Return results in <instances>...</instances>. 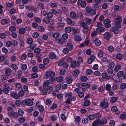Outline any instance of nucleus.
Segmentation results:
<instances>
[{
  "mask_svg": "<svg viewBox=\"0 0 126 126\" xmlns=\"http://www.w3.org/2000/svg\"><path fill=\"white\" fill-rule=\"evenodd\" d=\"M65 97H67V99L65 101V103H66L70 104V99L71 98L72 96V93H71L69 92L67 94L66 93H65Z\"/></svg>",
  "mask_w": 126,
  "mask_h": 126,
  "instance_id": "obj_1",
  "label": "nucleus"
},
{
  "mask_svg": "<svg viewBox=\"0 0 126 126\" xmlns=\"http://www.w3.org/2000/svg\"><path fill=\"white\" fill-rule=\"evenodd\" d=\"M9 116L10 117H14L15 118L18 117V115L16 112H15L13 110L9 112L8 113Z\"/></svg>",
  "mask_w": 126,
  "mask_h": 126,
  "instance_id": "obj_2",
  "label": "nucleus"
},
{
  "mask_svg": "<svg viewBox=\"0 0 126 126\" xmlns=\"http://www.w3.org/2000/svg\"><path fill=\"white\" fill-rule=\"evenodd\" d=\"M77 5L78 6H80L82 7H84L86 5V2L82 0H78Z\"/></svg>",
  "mask_w": 126,
  "mask_h": 126,
  "instance_id": "obj_3",
  "label": "nucleus"
},
{
  "mask_svg": "<svg viewBox=\"0 0 126 126\" xmlns=\"http://www.w3.org/2000/svg\"><path fill=\"white\" fill-rule=\"evenodd\" d=\"M110 19H107L105 20L103 23L105 25V27L106 28H108L111 27V25L110 23Z\"/></svg>",
  "mask_w": 126,
  "mask_h": 126,
  "instance_id": "obj_4",
  "label": "nucleus"
},
{
  "mask_svg": "<svg viewBox=\"0 0 126 126\" xmlns=\"http://www.w3.org/2000/svg\"><path fill=\"white\" fill-rule=\"evenodd\" d=\"M24 103L26 105L29 106H31L33 104V102L32 100L29 98L25 99Z\"/></svg>",
  "mask_w": 126,
  "mask_h": 126,
  "instance_id": "obj_5",
  "label": "nucleus"
},
{
  "mask_svg": "<svg viewBox=\"0 0 126 126\" xmlns=\"http://www.w3.org/2000/svg\"><path fill=\"white\" fill-rule=\"evenodd\" d=\"M46 74L47 78L49 77H51L55 76V73L54 72L51 71H47L46 72Z\"/></svg>",
  "mask_w": 126,
  "mask_h": 126,
  "instance_id": "obj_6",
  "label": "nucleus"
},
{
  "mask_svg": "<svg viewBox=\"0 0 126 126\" xmlns=\"http://www.w3.org/2000/svg\"><path fill=\"white\" fill-rule=\"evenodd\" d=\"M104 38L106 40H109L112 36L111 34L109 32H106L103 35Z\"/></svg>",
  "mask_w": 126,
  "mask_h": 126,
  "instance_id": "obj_7",
  "label": "nucleus"
},
{
  "mask_svg": "<svg viewBox=\"0 0 126 126\" xmlns=\"http://www.w3.org/2000/svg\"><path fill=\"white\" fill-rule=\"evenodd\" d=\"M77 87H79L81 85L82 87H90L91 85L89 83H88L87 82L83 83L81 84L80 83H77Z\"/></svg>",
  "mask_w": 126,
  "mask_h": 126,
  "instance_id": "obj_8",
  "label": "nucleus"
},
{
  "mask_svg": "<svg viewBox=\"0 0 126 126\" xmlns=\"http://www.w3.org/2000/svg\"><path fill=\"white\" fill-rule=\"evenodd\" d=\"M108 104V103L106 102L105 101L101 102V106L103 108H105L107 107Z\"/></svg>",
  "mask_w": 126,
  "mask_h": 126,
  "instance_id": "obj_9",
  "label": "nucleus"
},
{
  "mask_svg": "<svg viewBox=\"0 0 126 126\" xmlns=\"http://www.w3.org/2000/svg\"><path fill=\"white\" fill-rule=\"evenodd\" d=\"M56 42L60 45H63L65 43V41L62 38H59L56 39Z\"/></svg>",
  "mask_w": 126,
  "mask_h": 126,
  "instance_id": "obj_10",
  "label": "nucleus"
},
{
  "mask_svg": "<svg viewBox=\"0 0 126 126\" xmlns=\"http://www.w3.org/2000/svg\"><path fill=\"white\" fill-rule=\"evenodd\" d=\"M100 120L98 119L96 120L92 124V126H97L100 124Z\"/></svg>",
  "mask_w": 126,
  "mask_h": 126,
  "instance_id": "obj_11",
  "label": "nucleus"
},
{
  "mask_svg": "<svg viewBox=\"0 0 126 126\" xmlns=\"http://www.w3.org/2000/svg\"><path fill=\"white\" fill-rule=\"evenodd\" d=\"M67 83L69 84L71 83L72 81V79L71 76H67L66 78Z\"/></svg>",
  "mask_w": 126,
  "mask_h": 126,
  "instance_id": "obj_12",
  "label": "nucleus"
},
{
  "mask_svg": "<svg viewBox=\"0 0 126 126\" xmlns=\"http://www.w3.org/2000/svg\"><path fill=\"white\" fill-rule=\"evenodd\" d=\"M66 47L70 51H71L73 48L72 44L71 43H67L66 46Z\"/></svg>",
  "mask_w": 126,
  "mask_h": 126,
  "instance_id": "obj_13",
  "label": "nucleus"
},
{
  "mask_svg": "<svg viewBox=\"0 0 126 126\" xmlns=\"http://www.w3.org/2000/svg\"><path fill=\"white\" fill-rule=\"evenodd\" d=\"M96 31L98 33H100L101 32H104L105 29L103 27H99L96 29Z\"/></svg>",
  "mask_w": 126,
  "mask_h": 126,
  "instance_id": "obj_14",
  "label": "nucleus"
},
{
  "mask_svg": "<svg viewBox=\"0 0 126 126\" xmlns=\"http://www.w3.org/2000/svg\"><path fill=\"white\" fill-rule=\"evenodd\" d=\"M12 72V70L10 68H8L6 69L5 74V75L6 76H9L10 75L11 73Z\"/></svg>",
  "mask_w": 126,
  "mask_h": 126,
  "instance_id": "obj_15",
  "label": "nucleus"
},
{
  "mask_svg": "<svg viewBox=\"0 0 126 126\" xmlns=\"http://www.w3.org/2000/svg\"><path fill=\"white\" fill-rule=\"evenodd\" d=\"M122 20L121 19V17L119 16H117V18H116L114 21L115 23H120L122 22Z\"/></svg>",
  "mask_w": 126,
  "mask_h": 126,
  "instance_id": "obj_16",
  "label": "nucleus"
},
{
  "mask_svg": "<svg viewBox=\"0 0 126 126\" xmlns=\"http://www.w3.org/2000/svg\"><path fill=\"white\" fill-rule=\"evenodd\" d=\"M11 96L15 99H19V96L16 93H12L11 94Z\"/></svg>",
  "mask_w": 126,
  "mask_h": 126,
  "instance_id": "obj_17",
  "label": "nucleus"
},
{
  "mask_svg": "<svg viewBox=\"0 0 126 126\" xmlns=\"http://www.w3.org/2000/svg\"><path fill=\"white\" fill-rule=\"evenodd\" d=\"M0 22L1 24L3 25L5 24H8L10 23L9 21L7 20L6 19H2L1 21Z\"/></svg>",
  "mask_w": 126,
  "mask_h": 126,
  "instance_id": "obj_18",
  "label": "nucleus"
},
{
  "mask_svg": "<svg viewBox=\"0 0 126 126\" xmlns=\"http://www.w3.org/2000/svg\"><path fill=\"white\" fill-rule=\"evenodd\" d=\"M56 56L55 53L53 52H51L49 55V58L51 59H53L56 57Z\"/></svg>",
  "mask_w": 126,
  "mask_h": 126,
  "instance_id": "obj_19",
  "label": "nucleus"
},
{
  "mask_svg": "<svg viewBox=\"0 0 126 126\" xmlns=\"http://www.w3.org/2000/svg\"><path fill=\"white\" fill-rule=\"evenodd\" d=\"M70 16L71 18L74 19L75 18L76 14L75 12L72 11L70 12Z\"/></svg>",
  "mask_w": 126,
  "mask_h": 126,
  "instance_id": "obj_20",
  "label": "nucleus"
},
{
  "mask_svg": "<svg viewBox=\"0 0 126 126\" xmlns=\"http://www.w3.org/2000/svg\"><path fill=\"white\" fill-rule=\"evenodd\" d=\"M87 24L84 21H82L80 23V26L81 27H82L83 28L88 27Z\"/></svg>",
  "mask_w": 126,
  "mask_h": 126,
  "instance_id": "obj_21",
  "label": "nucleus"
},
{
  "mask_svg": "<svg viewBox=\"0 0 126 126\" xmlns=\"http://www.w3.org/2000/svg\"><path fill=\"white\" fill-rule=\"evenodd\" d=\"M74 38L75 41H79L81 40V37L78 35H75L74 36Z\"/></svg>",
  "mask_w": 126,
  "mask_h": 126,
  "instance_id": "obj_22",
  "label": "nucleus"
},
{
  "mask_svg": "<svg viewBox=\"0 0 126 126\" xmlns=\"http://www.w3.org/2000/svg\"><path fill=\"white\" fill-rule=\"evenodd\" d=\"M77 66L76 62L74 60L71 63V66L72 68H74L75 67Z\"/></svg>",
  "mask_w": 126,
  "mask_h": 126,
  "instance_id": "obj_23",
  "label": "nucleus"
},
{
  "mask_svg": "<svg viewBox=\"0 0 126 126\" xmlns=\"http://www.w3.org/2000/svg\"><path fill=\"white\" fill-rule=\"evenodd\" d=\"M80 80L83 82H85L87 81L88 78L87 77L85 76H81L80 78Z\"/></svg>",
  "mask_w": 126,
  "mask_h": 126,
  "instance_id": "obj_24",
  "label": "nucleus"
},
{
  "mask_svg": "<svg viewBox=\"0 0 126 126\" xmlns=\"http://www.w3.org/2000/svg\"><path fill=\"white\" fill-rule=\"evenodd\" d=\"M26 31V30L25 28H20L19 30V33L21 34H24Z\"/></svg>",
  "mask_w": 126,
  "mask_h": 126,
  "instance_id": "obj_25",
  "label": "nucleus"
},
{
  "mask_svg": "<svg viewBox=\"0 0 126 126\" xmlns=\"http://www.w3.org/2000/svg\"><path fill=\"white\" fill-rule=\"evenodd\" d=\"M79 73V70H76V71H74L72 74L73 75L75 78H76L77 77L78 74Z\"/></svg>",
  "mask_w": 126,
  "mask_h": 126,
  "instance_id": "obj_26",
  "label": "nucleus"
},
{
  "mask_svg": "<svg viewBox=\"0 0 126 126\" xmlns=\"http://www.w3.org/2000/svg\"><path fill=\"white\" fill-rule=\"evenodd\" d=\"M114 24V27L116 28H120L121 27V24L120 23H115Z\"/></svg>",
  "mask_w": 126,
  "mask_h": 126,
  "instance_id": "obj_27",
  "label": "nucleus"
},
{
  "mask_svg": "<svg viewBox=\"0 0 126 126\" xmlns=\"http://www.w3.org/2000/svg\"><path fill=\"white\" fill-rule=\"evenodd\" d=\"M44 88L43 89H41V88H39L42 94L43 95L46 94L47 93V91Z\"/></svg>",
  "mask_w": 126,
  "mask_h": 126,
  "instance_id": "obj_28",
  "label": "nucleus"
},
{
  "mask_svg": "<svg viewBox=\"0 0 126 126\" xmlns=\"http://www.w3.org/2000/svg\"><path fill=\"white\" fill-rule=\"evenodd\" d=\"M72 28H71L70 27H66L65 29V32L66 33H69L71 31Z\"/></svg>",
  "mask_w": 126,
  "mask_h": 126,
  "instance_id": "obj_29",
  "label": "nucleus"
},
{
  "mask_svg": "<svg viewBox=\"0 0 126 126\" xmlns=\"http://www.w3.org/2000/svg\"><path fill=\"white\" fill-rule=\"evenodd\" d=\"M121 67V66L119 65H117L114 69V71L115 72H118Z\"/></svg>",
  "mask_w": 126,
  "mask_h": 126,
  "instance_id": "obj_30",
  "label": "nucleus"
},
{
  "mask_svg": "<svg viewBox=\"0 0 126 126\" xmlns=\"http://www.w3.org/2000/svg\"><path fill=\"white\" fill-rule=\"evenodd\" d=\"M21 68L22 70H26L27 68V65L26 64H23L22 63H21Z\"/></svg>",
  "mask_w": 126,
  "mask_h": 126,
  "instance_id": "obj_31",
  "label": "nucleus"
},
{
  "mask_svg": "<svg viewBox=\"0 0 126 126\" xmlns=\"http://www.w3.org/2000/svg\"><path fill=\"white\" fill-rule=\"evenodd\" d=\"M17 88L20 90H22L23 91H27V92H28V87H18Z\"/></svg>",
  "mask_w": 126,
  "mask_h": 126,
  "instance_id": "obj_32",
  "label": "nucleus"
},
{
  "mask_svg": "<svg viewBox=\"0 0 126 126\" xmlns=\"http://www.w3.org/2000/svg\"><path fill=\"white\" fill-rule=\"evenodd\" d=\"M59 34L58 32H55L52 34V36L54 38L57 39L59 36Z\"/></svg>",
  "mask_w": 126,
  "mask_h": 126,
  "instance_id": "obj_33",
  "label": "nucleus"
},
{
  "mask_svg": "<svg viewBox=\"0 0 126 126\" xmlns=\"http://www.w3.org/2000/svg\"><path fill=\"white\" fill-rule=\"evenodd\" d=\"M40 8L43 9H44V4L42 2H39L37 5Z\"/></svg>",
  "mask_w": 126,
  "mask_h": 126,
  "instance_id": "obj_34",
  "label": "nucleus"
},
{
  "mask_svg": "<svg viewBox=\"0 0 126 126\" xmlns=\"http://www.w3.org/2000/svg\"><path fill=\"white\" fill-rule=\"evenodd\" d=\"M95 117V115L94 114H90L88 116V118L90 120L94 119Z\"/></svg>",
  "mask_w": 126,
  "mask_h": 126,
  "instance_id": "obj_35",
  "label": "nucleus"
},
{
  "mask_svg": "<svg viewBox=\"0 0 126 126\" xmlns=\"http://www.w3.org/2000/svg\"><path fill=\"white\" fill-rule=\"evenodd\" d=\"M124 72L123 71H120L117 74V76L119 78L122 77L124 74Z\"/></svg>",
  "mask_w": 126,
  "mask_h": 126,
  "instance_id": "obj_36",
  "label": "nucleus"
},
{
  "mask_svg": "<svg viewBox=\"0 0 126 126\" xmlns=\"http://www.w3.org/2000/svg\"><path fill=\"white\" fill-rule=\"evenodd\" d=\"M27 41L28 44H31L33 42L32 39L31 38H28L27 39Z\"/></svg>",
  "mask_w": 126,
  "mask_h": 126,
  "instance_id": "obj_37",
  "label": "nucleus"
},
{
  "mask_svg": "<svg viewBox=\"0 0 126 126\" xmlns=\"http://www.w3.org/2000/svg\"><path fill=\"white\" fill-rule=\"evenodd\" d=\"M86 24L87 25H89L92 22L91 19L88 18H86L85 19Z\"/></svg>",
  "mask_w": 126,
  "mask_h": 126,
  "instance_id": "obj_38",
  "label": "nucleus"
},
{
  "mask_svg": "<svg viewBox=\"0 0 126 126\" xmlns=\"http://www.w3.org/2000/svg\"><path fill=\"white\" fill-rule=\"evenodd\" d=\"M95 44L98 46H100L101 44V42L99 40L96 39L94 41Z\"/></svg>",
  "mask_w": 126,
  "mask_h": 126,
  "instance_id": "obj_39",
  "label": "nucleus"
},
{
  "mask_svg": "<svg viewBox=\"0 0 126 126\" xmlns=\"http://www.w3.org/2000/svg\"><path fill=\"white\" fill-rule=\"evenodd\" d=\"M102 78H106L107 79L109 78V77H108V75L107 74L105 73H103L101 75Z\"/></svg>",
  "mask_w": 126,
  "mask_h": 126,
  "instance_id": "obj_40",
  "label": "nucleus"
},
{
  "mask_svg": "<svg viewBox=\"0 0 126 126\" xmlns=\"http://www.w3.org/2000/svg\"><path fill=\"white\" fill-rule=\"evenodd\" d=\"M57 118V117L55 115H53L50 117V120L52 121H54L56 120Z\"/></svg>",
  "mask_w": 126,
  "mask_h": 126,
  "instance_id": "obj_41",
  "label": "nucleus"
},
{
  "mask_svg": "<svg viewBox=\"0 0 126 126\" xmlns=\"http://www.w3.org/2000/svg\"><path fill=\"white\" fill-rule=\"evenodd\" d=\"M83 62V60L82 58L81 57H79L78 58L77 61V66H79V63Z\"/></svg>",
  "mask_w": 126,
  "mask_h": 126,
  "instance_id": "obj_42",
  "label": "nucleus"
},
{
  "mask_svg": "<svg viewBox=\"0 0 126 126\" xmlns=\"http://www.w3.org/2000/svg\"><path fill=\"white\" fill-rule=\"evenodd\" d=\"M108 50L110 52H112L114 50V48L112 46H110L108 47Z\"/></svg>",
  "mask_w": 126,
  "mask_h": 126,
  "instance_id": "obj_43",
  "label": "nucleus"
},
{
  "mask_svg": "<svg viewBox=\"0 0 126 126\" xmlns=\"http://www.w3.org/2000/svg\"><path fill=\"white\" fill-rule=\"evenodd\" d=\"M48 18H44L43 19V21L44 22L46 23H48L50 22V20H49Z\"/></svg>",
  "mask_w": 126,
  "mask_h": 126,
  "instance_id": "obj_44",
  "label": "nucleus"
},
{
  "mask_svg": "<svg viewBox=\"0 0 126 126\" xmlns=\"http://www.w3.org/2000/svg\"><path fill=\"white\" fill-rule=\"evenodd\" d=\"M45 30V29L43 26H39L38 28V30L40 32H43Z\"/></svg>",
  "mask_w": 126,
  "mask_h": 126,
  "instance_id": "obj_45",
  "label": "nucleus"
},
{
  "mask_svg": "<svg viewBox=\"0 0 126 126\" xmlns=\"http://www.w3.org/2000/svg\"><path fill=\"white\" fill-rule=\"evenodd\" d=\"M27 57V55L26 53H24L21 56V59L24 61L26 59Z\"/></svg>",
  "mask_w": 126,
  "mask_h": 126,
  "instance_id": "obj_46",
  "label": "nucleus"
},
{
  "mask_svg": "<svg viewBox=\"0 0 126 126\" xmlns=\"http://www.w3.org/2000/svg\"><path fill=\"white\" fill-rule=\"evenodd\" d=\"M89 14L92 16L95 15L96 14V12L95 10L92 9L90 12H89Z\"/></svg>",
  "mask_w": 126,
  "mask_h": 126,
  "instance_id": "obj_47",
  "label": "nucleus"
},
{
  "mask_svg": "<svg viewBox=\"0 0 126 126\" xmlns=\"http://www.w3.org/2000/svg\"><path fill=\"white\" fill-rule=\"evenodd\" d=\"M11 68L14 70H16L18 69V67L17 65H16L13 64L11 65Z\"/></svg>",
  "mask_w": 126,
  "mask_h": 126,
  "instance_id": "obj_48",
  "label": "nucleus"
},
{
  "mask_svg": "<svg viewBox=\"0 0 126 126\" xmlns=\"http://www.w3.org/2000/svg\"><path fill=\"white\" fill-rule=\"evenodd\" d=\"M107 122V120L105 119H103L101 120H100V124H106Z\"/></svg>",
  "mask_w": 126,
  "mask_h": 126,
  "instance_id": "obj_49",
  "label": "nucleus"
},
{
  "mask_svg": "<svg viewBox=\"0 0 126 126\" xmlns=\"http://www.w3.org/2000/svg\"><path fill=\"white\" fill-rule=\"evenodd\" d=\"M90 102L89 100H86L84 102V105L85 106H88L90 105Z\"/></svg>",
  "mask_w": 126,
  "mask_h": 126,
  "instance_id": "obj_50",
  "label": "nucleus"
},
{
  "mask_svg": "<svg viewBox=\"0 0 126 126\" xmlns=\"http://www.w3.org/2000/svg\"><path fill=\"white\" fill-rule=\"evenodd\" d=\"M63 78L62 76L56 78V80L59 82H60L63 81Z\"/></svg>",
  "mask_w": 126,
  "mask_h": 126,
  "instance_id": "obj_51",
  "label": "nucleus"
},
{
  "mask_svg": "<svg viewBox=\"0 0 126 126\" xmlns=\"http://www.w3.org/2000/svg\"><path fill=\"white\" fill-rule=\"evenodd\" d=\"M63 52L65 54H67L69 53V50L66 47L64 48L63 50Z\"/></svg>",
  "mask_w": 126,
  "mask_h": 126,
  "instance_id": "obj_52",
  "label": "nucleus"
},
{
  "mask_svg": "<svg viewBox=\"0 0 126 126\" xmlns=\"http://www.w3.org/2000/svg\"><path fill=\"white\" fill-rule=\"evenodd\" d=\"M18 96H19V98H20V97H22L23 96L24 94V93L23 91H20L18 93Z\"/></svg>",
  "mask_w": 126,
  "mask_h": 126,
  "instance_id": "obj_53",
  "label": "nucleus"
},
{
  "mask_svg": "<svg viewBox=\"0 0 126 126\" xmlns=\"http://www.w3.org/2000/svg\"><path fill=\"white\" fill-rule=\"evenodd\" d=\"M25 119L24 118L21 117L19 118L18 121L20 123H23L25 121Z\"/></svg>",
  "mask_w": 126,
  "mask_h": 126,
  "instance_id": "obj_54",
  "label": "nucleus"
},
{
  "mask_svg": "<svg viewBox=\"0 0 126 126\" xmlns=\"http://www.w3.org/2000/svg\"><path fill=\"white\" fill-rule=\"evenodd\" d=\"M89 29L88 27H86V28H83L82 31L83 32L85 33H87L88 32Z\"/></svg>",
  "mask_w": 126,
  "mask_h": 126,
  "instance_id": "obj_55",
  "label": "nucleus"
},
{
  "mask_svg": "<svg viewBox=\"0 0 126 126\" xmlns=\"http://www.w3.org/2000/svg\"><path fill=\"white\" fill-rule=\"evenodd\" d=\"M116 58L119 60H121L122 58V56L121 54L119 53L116 56Z\"/></svg>",
  "mask_w": 126,
  "mask_h": 126,
  "instance_id": "obj_56",
  "label": "nucleus"
},
{
  "mask_svg": "<svg viewBox=\"0 0 126 126\" xmlns=\"http://www.w3.org/2000/svg\"><path fill=\"white\" fill-rule=\"evenodd\" d=\"M16 28L15 27L12 26L9 28V30L11 32H14L15 31Z\"/></svg>",
  "mask_w": 126,
  "mask_h": 126,
  "instance_id": "obj_57",
  "label": "nucleus"
},
{
  "mask_svg": "<svg viewBox=\"0 0 126 126\" xmlns=\"http://www.w3.org/2000/svg\"><path fill=\"white\" fill-rule=\"evenodd\" d=\"M44 63L46 64H47L49 62V59L47 58H45L43 60Z\"/></svg>",
  "mask_w": 126,
  "mask_h": 126,
  "instance_id": "obj_58",
  "label": "nucleus"
},
{
  "mask_svg": "<svg viewBox=\"0 0 126 126\" xmlns=\"http://www.w3.org/2000/svg\"><path fill=\"white\" fill-rule=\"evenodd\" d=\"M107 72L109 74H112L113 72V70L112 68L109 67L107 70Z\"/></svg>",
  "mask_w": 126,
  "mask_h": 126,
  "instance_id": "obj_59",
  "label": "nucleus"
},
{
  "mask_svg": "<svg viewBox=\"0 0 126 126\" xmlns=\"http://www.w3.org/2000/svg\"><path fill=\"white\" fill-rule=\"evenodd\" d=\"M64 25V22L58 23L57 24L58 26L61 28L63 27Z\"/></svg>",
  "mask_w": 126,
  "mask_h": 126,
  "instance_id": "obj_60",
  "label": "nucleus"
},
{
  "mask_svg": "<svg viewBox=\"0 0 126 126\" xmlns=\"http://www.w3.org/2000/svg\"><path fill=\"white\" fill-rule=\"evenodd\" d=\"M3 92L5 94H7L9 92V90L6 88H4L2 90Z\"/></svg>",
  "mask_w": 126,
  "mask_h": 126,
  "instance_id": "obj_61",
  "label": "nucleus"
},
{
  "mask_svg": "<svg viewBox=\"0 0 126 126\" xmlns=\"http://www.w3.org/2000/svg\"><path fill=\"white\" fill-rule=\"evenodd\" d=\"M38 108L40 112H42L44 110V107L42 105H40L39 106Z\"/></svg>",
  "mask_w": 126,
  "mask_h": 126,
  "instance_id": "obj_62",
  "label": "nucleus"
},
{
  "mask_svg": "<svg viewBox=\"0 0 126 126\" xmlns=\"http://www.w3.org/2000/svg\"><path fill=\"white\" fill-rule=\"evenodd\" d=\"M41 50V49H40L36 48L34 50V52L36 54L40 53V52Z\"/></svg>",
  "mask_w": 126,
  "mask_h": 126,
  "instance_id": "obj_63",
  "label": "nucleus"
},
{
  "mask_svg": "<svg viewBox=\"0 0 126 126\" xmlns=\"http://www.w3.org/2000/svg\"><path fill=\"white\" fill-rule=\"evenodd\" d=\"M49 83L50 82L49 81V80H47L45 81L43 83V87L48 85Z\"/></svg>",
  "mask_w": 126,
  "mask_h": 126,
  "instance_id": "obj_64",
  "label": "nucleus"
}]
</instances>
